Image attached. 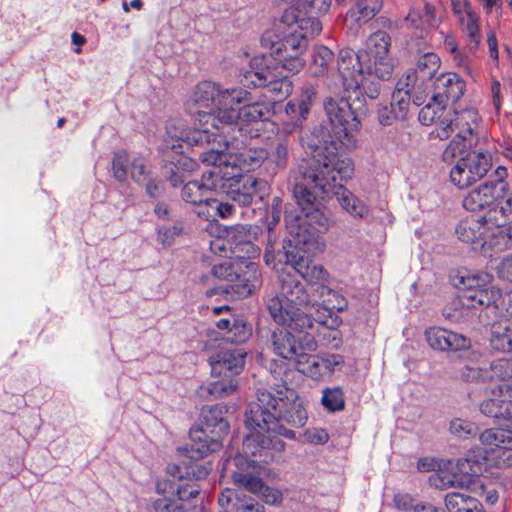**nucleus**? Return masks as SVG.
I'll return each mask as SVG.
<instances>
[{"mask_svg":"<svg viewBox=\"0 0 512 512\" xmlns=\"http://www.w3.org/2000/svg\"><path fill=\"white\" fill-rule=\"evenodd\" d=\"M354 173L352 159L337 154L335 145L319 150L309 160H303L295 172L294 197L300 206L306 223L318 232L329 229L330 219L320 208L316 195L321 198L336 196L339 204L354 218L365 219L370 214L369 207L344 187Z\"/></svg>","mask_w":512,"mask_h":512,"instance_id":"1","label":"nucleus"},{"mask_svg":"<svg viewBox=\"0 0 512 512\" xmlns=\"http://www.w3.org/2000/svg\"><path fill=\"white\" fill-rule=\"evenodd\" d=\"M280 292L272 297L267 308L272 319L289 329L276 328L271 331L267 345L277 357L296 364L305 351H316L318 343L312 333L313 319L300 306L312 303L304 285L291 272L282 271L279 275Z\"/></svg>","mask_w":512,"mask_h":512,"instance_id":"2","label":"nucleus"},{"mask_svg":"<svg viewBox=\"0 0 512 512\" xmlns=\"http://www.w3.org/2000/svg\"><path fill=\"white\" fill-rule=\"evenodd\" d=\"M285 390V397L282 391L275 396L267 390H258L256 401L249 404L245 412V425L250 430L243 441L245 454L256 455L263 450L283 451L285 443L280 437L294 439L295 432L281 425V421L293 427L305 425L308 416L302 401L294 391Z\"/></svg>","mask_w":512,"mask_h":512,"instance_id":"3","label":"nucleus"},{"mask_svg":"<svg viewBox=\"0 0 512 512\" xmlns=\"http://www.w3.org/2000/svg\"><path fill=\"white\" fill-rule=\"evenodd\" d=\"M272 32H265L261 38L263 48L269 55L255 56L243 72L241 82L247 87H270L272 91L287 95L291 89L288 73H297L305 65L302 54L307 48V40L298 36L296 29H289L279 40H274Z\"/></svg>","mask_w":512,"mask_h":512,"instance_id":"4","label":"nucleus"},{"mask_svg":"<svg viewBox=\"0 0 512 512\" xmlns=\"http://www.w3.org/2000/svg\"><path fill=\"white\" fill-rule=\"evenodd\" d=\"M244 104L239 110L230 105L227 109H221L217 114H200L199 123L201 128L195 129L187 134L191 143L209 142L211 138L210 127L215 130H224L225 127L237 126L240 131H245L249 137L260 136L262 127L267 123L273 114L272 105L265 102H242Z\"/></svg>","mask_w":512,"mask_h":512,"instance_id":"5","label":"nucleus"},{"mask_svg":"<svg viewBox=\"0 0 512 512\" xmlns=\"http://www.w3.org/2000/svg\"><path fill=\"white\" fill-rule=\"evenodd\" d=\"M348 94L340 99H329L325 102V111L333 126V136H330L329 141L325 140L322 145L317 146L315 154L319 150L326 151V147L332 144L335 145L337 154H340L338 144L347 149L356 147L357 141L353 133L361 129L362 122L367 117L368 108L360 90L350 91Z\"/></svg>","mask_w":512,"mask_h":512,"instance_id":"6","label":"nucleus"},{"mask_svg":"<svg viewBox=\"0 0 512 512\" xmlns=\"http://www.w3.org/2000/svg\"><path fill=\"white\" fill-rule=\"evenodd\" d=\"M227 408L216 404L201 409L200 426L191 429L190 443L178 452L191 460H199L222 446L221 439L228 433L229 424L225 419Z\"/></svg>","mask_w":512,"mask_h":512,"instance_id":"7","label":"nucleus"},{"mask_svg":"<svg viewBox=\"0 0 512 512\" xmlns=\"http://www.w3.org/2000/svg\"><path fill=\"white\" fill-rule=\"evenodd\" d=\"M479 121L478 112L473 108L454 112L450 110L449 117L446 116L441 120L439 127L435 129L438 138L447 139L452 133H456L455 138L443 152L444 160L452 159L456 150L470 149L478 144Z\"/></svg>","mask_w":512,"mask_h":512,"instance_id":"8","label":"nucleus"},{"mask_svg":"<svg viewBox=\"0 0 512 512\" xmlns=\"http://www.w3.org/2000/svg\"><path fill=\"white\" fill-rule=\"evenodd\" d=\"M199 127L188 128L185 130H181L179 134L176 132L173 133L171 130L167 131V138L165 142L167 147L171 149H180L182 148V142L187 143L191 146H208L206 151H203L199 154V159L202 163L212 166L218 167L222 166L223 169L229 170L233 165H240V161H246V153H241L240 156L232 155L226 152L228 148V141L226 137L218 134L221 130H215L212 127L210 128L211 138L209 142L203 143H191L187 139V134L195 129H199Z\"/></svg>","mask_w":512,"mask_h":512,"instance_id":"9","label":"nucleus"},{"mask_svg":"<svg viewBox=\"0 0 512 512\" xmlns=\"http://www.w3.org/2000/svg\"><path fill=\"white\" fill-rule=\"evenodd\" d=\"M231 465L235 466V469L231 470V478L236 486L260 495L263 501L269 505L282 503L283 495L281 491L264 484L259 476V466L254 460L238 454L232 460H227L224 470H228Z\"/></svg>","mask_w":512,"mask_h":512,"instance_id":"10","label":"nucleus"},{"mask_svg":"<svg viewBox=\"0 0 512 512\" xmlns=\"http://www.w3.org/2000/svg\"><path fill=\"white\" fill-rule=\"evenodd\" d=\"M250 100V92L245 89L223 88L212 81L199 82L193 91L192 101L201 108H211L210 111H198L196 127H199V118L202 113L217 114L221 109H227L230 105H237Z\"/></svg>","mask_w":512,"mask_h":512,"instance_id":"11","label":"nucleus"},{"mask_svg":"<svg viewBox=\"0 0 512 512\" xmlns=\"http://www.w3.org/2000/svg\"><path fill=\"white\" fill-rule=\"evenodd\" d=\"M287 264L291 265L295 272L311 287V293L305 289L312 300V303L308 305L315 306L318 299L325 298V292H330L327 285L329 280L328 271L321 264L315 263L302 248L295 247L287 253Z\"/></svg>","mask_w":512,"mask_h":512,"instance_id":"12","label":"nucleus"},{"mask_svg":"<svg viewBox=\"0 0 512 512\" xmlns=\"http://www.w3.org/2000/svg\"><path fill=\"white\" fill-rule=\"evenodd\" d=\"M491 156L482 151H471L461 157L450 171L451 182L463 189L482 179L491 168Z\"/></svg>","mask_w":512,"mask_h":512,"instance_id":"13","label":"nucleus"},{"mask_svg":"<svg viewBox=\"0 0 512 512\" xmlns=\"http://www.w3.org/2000/svg\"><path fill=\"white\" fill-rule=\"evenodd\" d=\"M469 459H459L456 463L451 460L443 461L435 473L430 475L428 482L430 486L446 490L450 488H464L471 483L470 473L467 470Z\"/></svg>","mask_w":512,"mask_h":512,"instance_id":"14","label":"nucleus"},{"mask_svg":"<svg viewBox=\"0 0 512 512\" xmlns=\"http://www.w3.org/2000/svg\"><path fill=\"white\" fill-rule=\"evenodd\" d=\"M457 237L469 244H474L484 248L486 245L492 247L494 245L490 238L496 237L495 228H491L484 216L467 217L461 220L455 229Z\"/></svg>","mask_w":512,"mask_h":512,"instance_id":"15","label":"nucleus"},{"mask_svg":"<svg viewBox=\"0 0 512 512\" xmlns=\"http://www.w3.org/2000/svg\"><path fill=\"white\" fill-rule=\"evenodd\" d=\"M260 284L261 274L258 266L254 262H248L222 289L230 299L239 300L250 296Z\"/></svg>","mask_w":512,"mask_h":512,"instance_id":"16","label":"nucleus"},{"mask_svg":"<svg viewBox=\"0 0 512 512\" xmlns=\"http://www.w3.org/2000/svg\"><path fill=\"white\" fill-rule=\"evenodd\" d=\"M337 71L347 93L360 90L364 75L359 57L351 49H342L337 57Z\"/></svg>","mask_w":512,"mask_h":512,"instance_id":"17","label":"nucleus"},{"mask_svg":"<svg viewBox=\"0 0 512 512\" xmlns=\"http://www.w3.org/2000/svg\"><path fill=\"white\" fill-rule=\"evenodd\" d=\"M427 343L434 350L439 351H463L471 347V339L461 333L442 328L431 327L425 331Z\"/></svg>","mask_w":512,"mask_h":512,"instance_id":"18","label":"nucleus"},{"mask_svg":"<svg viewBox=\"0 0 512 512\" xmlns=\"http://www.w3.org/2000/svg\"><path fill=\"white\" fill-rule=\"evenodd\" d=\"M246 352L241 348L222 350L210 358L213 377H235L245 365Z\"/></svg>","mask_w":512,"mask_h":512,"instance_id":"19","label":"nucleus"},{"mask_svg":"<svg viewBox=\"0 0 512 512\" xmlns=\"http://www.w3.org/2000/svg\"><path fill=\"white\" fill-rule=\"evenodd\" d=\"M480 411L487 417L495 420L511 422L506 424V429L512 433V388L508 385L501 386L497 397L484 400L480 404Z\"/></svg>","mask_w":512,"mask_h":512,"instance_id":"20","label":"nucleus"},{"mask_svg":"<svg viewBox=\"0 0 512 512\" xmlns=\"http://www.w3.org/2000/svg\"><path fill=\"white\" fill-rule=\"evenodd\" d=\"M465 87L464 80L458 74H441L433 82L432 101L455 103L463 96Z\"/></svg>","mask_w":512,"mask_h":512,"instance_id":"21","label":"nucleus"},{"mask_svg":"<svg viewBox=\"0 0 512 512\" xmlns=\"http://www.w3.org/2000/svg\"><path fill=\"white\" fill-rule=\"evenodd\" d=\"M266 187V182L258 180L253 176H236L231 180L227 196L240 206H249L254 196L258 195L259 191Z\"/></svg>","mask_w":512,"mask_h":512,"instance_id":"22","label":"nucleus"},{"mask_svg":"<svg viewBox=\"0 0 512 512\" xmlns=\"http://www.w3.org/2000/svg\"><path fill=\"white\" fill-rule=\"evenodd\" d=\"M240 173H242L240 165H233L229 170L223 169L222 166H216L204 172L200 181L207 194L212 197L214 192L226 194L231 180L239 176Z\"/></svg>","mask_w":512,"mask_h":512,"instance_id":"23","label":"nucleus"},{"mask_svg":"<svg viewBox=\"0 0 512 512\" xmlns=\"http://www.w3.org/2000/svg\"><path fill=\"white\" fill-rule=\"evenodd\" d=\"M281 22L288 29H296L298 36H302L305 40L308 37L318 35L322 30L321 22L316 15L301 16L296 7L291 6L286 9L281 17Z\"/></svg>","mask_w":512,"mask_h":512,"instance_id":"24","label":"nucleus"},{"mask_svg":"<svg viewBox=\"0 0 512 512\" xmlns=\"http://www.w3.org/2000/svg\"><path fill=\"white\" fill-rule=\"evenodd\" d=\"M500 196L502 195L495 189V186L484 182L464 197L463 207L472 212L480 211L490 208Z\"/></svg>","mask_w":512,"mask_h":512,"instance_id":"25","label":"nucleus"},{"mask_svg":"<svg viewBox=\"0 0 512 512\" xmlns=\"http://www.w3.org/2000/svg\"><path fill=\"white\" fill-rule=\"evenodd\" d=\"M504 295L501 290L497 287H482L481 289L475 290L473 293H466L459 295L460 302L463 306L468 308H478L481 306L495 305L501 307V301Z\"/></svg>","mask_w":512,"mask_h":512,"instance_id":"26","label":"nucleus"},{"mask_svg":"<svg viewBox=\"0 0 512 512\" xmlns=\"http://www.w3.org/2000/svg\"><path fill=\"white\" fill-rule=\"evenodd\" d=\"M504 295L501 290L497 287H482L481 289L475 290L473 293H466L459 295L460 302L463 306L468 308H478L481 306L495 305L501 307V301Z\"/></svg>","mask_w":512,"mask_h":512,"instance_id":"27","label":"nucleus"},{"mask_svg":"<svg viewBox=\"0 0 512 512\" xmlns=\"http://www.w3.org/2000/svg\"><path fill=\"white\" fill-rule=\"evenodd\" d=\"M211 471V465L209 463H198L191 461L189 463L168 464L166 473L178 480H201L205 479Z\"/></svg>","mask_w":512,"mask_h":512,"instance_id":"28","label":"nucleus"},{"mask_svg":"<svg viewBox=\"0 0 512 512\" xmlns=\"http://www.w3.org/2000/svg\"><path fill=\"white\" fill-rule=\"evenodd\" d=\"M440 58L435 53H425L421 55L417 62L413 73V86L420 87L427 82L432 81L435 74L440 68Z\"/></svg>","mask_w":512,"mask_h":512,"instance_id":"29","label":"nucleus"},{"mask_svg":"<svg viewBox=\"0 0 512 512\" xmlns=\"http://www.w3.org/2000/svg\"><path fill=\"white\" fill-rule=\"evenodd\" d=\"M491 347L500 352H512V319L503 318L492 325Z\"/></svg>","mask_w":512,"mask_h":512,"instance_id":"30","label":"nucleus"},{"mask_svg":"<svg viewBox=\"0 0 512 512\" xmlns=\"http://www.w3.org/2000/svg\"><path fill=\"white\" fill-rule=\"evenodd\" d=\"M228 237L234 244V253L245 252L248 258L259 255L260 249L250 240V227L237 225L228 231Z\"/></svg>","mask_w":512,"mask_h":512,"instance_id":"31","label":"nucleus"},{"mask_svg":"<svg viewBox=\"0 0 512 512\" xmlns=\"http://www.w3.org/2000/svg\"><path fill=\"white\" fill-rule=\"evenodd\" d=\"M255 156L246 154V158L250 157L254 164L258 165L266 156L271 163L279 169H285L289 161V145L286 139L279 140L267 154L264 150L254 152Z\"/></svg>","mask_w":512,"mask_h":512,"instance_id":"32","label":"nucleus"},{"mask_svg":"<svg viewBox=\"0 0 512 512\" xmlns=\"http://www.w3.org/2000/svg\"><path fill=\"white\" fill-rule=\"evenodd\" d=\"M484 219L491 228H495L496 236L500 234V228L512 221V194L504 202L489 208Z\"/></svg>","mask_w":512,"mask_h":512,"instance_id":"33","label":"nucleus"},{"mask_svg":"<svg viewBox=\"0 0 512 512\" xmlns=\"http://www.w3.org/2000/svg\"><path fill=\"white\" fill-rule=\"evenodd\" d=\"M285 115L282 119V130L291 134L302 127L303 121L307 118L308 110L306 104H298L289 101L285 106Z\"/></svg>","mask_w":512,"mask_h":512,"instance_id":"34","label":"nucleus"},{"mask_svg":"<svg viewBox=\"0 0 512 512\" xmlns=\"http://www.w3.org/2000/svg\"><path fill=\"white\" fill-rule=\"evenodd\" d=\"M489 275L486 273H472L470 271H459L453 277V285L460 290V295L473 293L475 290L487 286Z\"/></svg>","mask_w":512,"mask_h":512,"instance_id":"35","label":"nucleus"},{"mask_svg":"<svg viewBox=\"0 0 512 512\" xmlns=\"http://www.w3.org/2000/svg\"><path fill=\"white\" fill-rule=\"evenodd\" d=\"M313 351H305L303 358L298 359L296 368L298 371L314 380L325 379L326 373L324 370L323 360L320 355L311 354Z\"/></svg>","mask_w":512,"mask_h":512,"instance_id":"36","label":"nucleus"},{"mask_svg":"<svg viewBox=\"0 0 512 512\" xmlns=\"http://www.w3.org/2000/svg\"><path fill=\"white\" fill-rule=\"evenodd\" d=\"M473 359L465 363L459 370V377L465 382H485L488 381V369L485 366L479 365L477 362L481 357L479 352L473 351L471 353Z\"/></svg>","mask_w":512,"mask_h":512,"instance_id":"37","label":"nucleus"},{"mask_svg":"<svg viewBox=\"0 0 512 512\" xmlns=\"http://www.w3.org/2000/svg\"><path fill=\"white\" fill-rule=\"evenodd\" d=\"M182 198L187 203L194 205L204 204L202 210H206L209 203H211V196H209L203 187L200 180H194L186 183L182 189Z\"/></svg>","mask_w":512,"mask_h":512,"instance_id":"38","label":"nucleus"},{"mask_svg":"<svg viewBox=\"0 0 512 512\" xmlns=\"http://www.w3.org/2000/svg\"><path fill=\"white\" fill-rule=\"evenodd\" d=\"M219 380L212 381L203 386L202 389L215 399L226 398L234 394L238 388V382L233 377H219Z\"/></svg>","mask_w":512,"mask_h":512,"instance_id":"39","label":"nucleus"},{"mask_svg":"<svg viewBox=\"0 0 512 512\" xmlns=\"http://www.w3.org/2000/svg\"><path fill=\"white\" fill-rule=\"evenodd\" d=\"M450 109H446V104L439 101H433L426 104L419 112V121L423 125L436 124L438 128L441 120L446 116L449 117Z\"/></svg>","mask_w":512,"mask_h":512,"instance_id":"40","label":"nucleus"},{"mask_svg":"<svg viewBox=\"0 0 512 512\" xmlns=\"http://www.w3.org/2000/svg\"><path fill=\"white\" fill-rule=\"evenodd\" d=\"M511 442H506L500 447H494L485 450L484 459L490 466L497 468H507L512 466V447Z\"/></svg>","mask_w":512,"mask_h":512,"instance_id":"41","label":"nucleus"},{"mask_svg":"<svg viewBox=\"0 0 512 512\" xmlns=\"http://www.w3.org/2000/svg\"><path fill=\"white\" fill-rule=\"evenodd\" d=\"M334 59L333 52L326 46L319 45L313 50L312 62L310 65L311 73L314 76H322L328 72L330 63Z\"/></svg>","mask_w":512,"mask_h":512,"instance_id":"42","label":"nucleus"},{"mask_svg":"<svg viewBox=\"0 0 512 512\" xmlns=\"http://www.w3.org/2000/svg\"><path fill=\"white\" fill-rule=\"evenodd\" d=\"M391 37L385 31H377L369 38V51L372 59L389 57Z\"/></svg>","mask_w":512,"mask_h":512,"instance_id":"43","label":"nucleus"},{"mask_svg":"<svg viewBox=\"0 0 512 512\" xmlns=\"http://www.w3.org/2000/svg\"><path fill=\"white\" fill-rule=\"evenodd\" d=\"M488 369V381H510L512 380V359L501 358L491 362Z\"/></svg>","mask_w":512,"mask_h":512,"instance_id":"44","label":"nucleus"},{"mask_svg":"<svg viewBox=\"0 0 512 512\" xmlns=\"http://www.w3.org/2000/svg\"><path fill=\"white\" fill-rule=\"evenodd\" d=\"M475 499L462 492H450L445 496V507L449 512H467L475 503Z\"/></svg>","mask_w":512,"mask_h":512,"instance_id":"45","label":"nucleus"},{"mask_svg":"<svg viewBox=\"0 0 512 512\" xmlns=\"http://www.w3.org/2000/svg\"><path fill=\"white\" fill-rule=\"evenodd\" d=\"M508 430L504 429H487L479 435V440L484 446V450L500 447L506 442H512V438L508 435ZM485 454V451H483Z\"/></svg>","mask_w":512,"mask_h":512,"instance_id":"46","label":"nucleus"},{"mask_svg":"<svg viewBox=\"0 0 512 512\" xmlns=\"http://www.w3.org/2000/svg\"><path fill=\"white\" fill-rule=\"evenodd\" d=\"M321 402L331 412L343 410L345 401L342 389L339 387L326 388L323 391Z\"/></svg>","mask_w":512,"mask_h":512,"instance_id":"47","label":"nucleus"},{"mask_svg":"<svg viewBox=\"0 0 512 512\" xmlns=\"http://www.w3.org/2000/svg\"><path fill=\"white\" fill-rule=\"evenodd\" d=\"M315 321L330 329H336L341 324L339 316L326 305L317 307Z\"/></svg>","mask_w":512,"mask_h":512,"instance_id":"48","label":"nucleus"},{"mask_svg":"<svg viewBox=\"0 0 512 512\" xmlns=\"http://www.w3.org/2000/svg\"><path fill=\"white\" fill-rule=\"evenodd\" d=\"M211 210L215 211L221 218H226L233 214L234 207L229 203L218 202L212 197L211 203L208 204L206 210H199L197 213L199 216L208 220L210 217H213Z\"/></svg>","mask_w":512,"mask_h":512,"instance_id":"49","label":"nucleus"},{"mask_svg":"<svg viewBox=\"0 0 512 512\" xmlns=\"http://www.w3.org/2000/svg\"><path fill=\"white\" fill-rule=\"evenodd\" d=\"M382 6V0H359L356 4L359 19L365 21L372 19L381 11Z\"/></svg>","mask_w":512,"mask_h":512,"instance_id":"50","label":"nucleus"},{"mask_svg":"<svg viewBox=\"0 0 512 512\" xmlns=\"http://www.w3.org/2000/svg\"><path fill=\"white\" fill-rule=\"evenodd\" d=\"M293 4L303 8L309 14L323 15L329 11L331 0H296Z\"/></svg>","mask_w":512,"mask_h":512,"instance_id":"51","label":"nucleus"},{"mask_svg":"<svg viewBox=\"0 0 512 512\" xmlns=\"http://www.w3.org/2000/svg\"><path fill=\"white\" fill-rule=\"evenodd\" d=\"M149 169L146 160L142 157H135L130 165L131 178L138 184H142L147 180Z\"/></svg>","mask_w":512,"mask_h":512,"instance_id":"52","label":"nucleus"},{"mask_svg":"<svg viewBox=\"0 0 512 512\" xmlns=\"http://www.w3.org/2000/svg\"><path fill=\"white\" fill-rule=\"evenodd\" d=\"M241 266L236 267L230 261H223L220 264H216L212 268L213 275L218 278L227 281L229 283L234 278L235 274L240 270Z\"/></svg>","mask_w":512,"mask_h":512,"instance_id":"53","label":"nucleus"},{"mask_svg":"<svg viewBox=\"0 0 512 512\" xmlns=\"http://www.w3.org/2000/svg\"><path fill=\"white\" fill-rule=\"evenodd\" d=\"M449 430L453 435L459 438H467L474 434L475 426L470 421L456 418L450 422Z\"/></svg>","mask_w":512,"mask_h":512,"instance_id":"54","label":"nucleus"},{"mask_svg":"<svg viewBox=\"0 0 512 512\" xmlns=\"http://www.w3.org/2000/svg\"><path fill=\"white\" fill-rule=\"evenodd\" d=\"M393 67L390 57L373 59V74L381 80H387L392 76Z\"/></svg>","mask_w":512,"mask_h":512,"instance_id":"55","label":"nucleus"},{"mask_svg":"<svg viewBox=\"0 0 512 512\" xmlns=\"http://www.w3.org/2000/svg\"><path fill=\"white\" fill-rule=\"evenodd\" d=\"M233 512H265V508L253 498L242 495L233 504Z\"/></svg>","mask_w":512,"mask_h":512,"instance_id":"56","label":"nucleus"},{"mask_svg":"<svg viewBox=\"0 0 512 512\" xmlns=\"http://www.w3.org/2000/svg\"><path fill=\"white\" fill-rule=\"evenodd\" d=\"M126 164L127 154L125 152L115 154L112 161V170L114 177L120 182H124L127 179Z\"/></svg>","mask_w":512,"mask_h":512,"instance_id":"57","label":"nucleus"},{"mask_svg":"<svg viewBox=\"0 0 512 512\" xmlns=\"http://www.w3.org/2000/svg\"><path fill=\"white\" fill-rule=\"evenodd\" d=\"M451 9L458 23H464L465 18L475 12L468 0H451Z\"/></svg>","mask_w":512,"mask_h":512,"instance_id":"58","label":"nucleus"},{"mask_svg":"<svg viewBox=\"0 0 512 512\" xmlns=\"http://www.w3.org/2000/svg\"><path fill=\"white\" fill-rule=\"evenodd\" d=\"M153 512H183V507L166 497L159 498L152 503Z\"/></svg>","mask_w":512,"mask_h":512,"instance_id":"59","label":"nucleus"},{"mask_svg":"<svg viewBox=\"0 0 512 512\" xmlns=\"http://www.w3.org/2000/svg\"><path fill=\"white\" fill-rule=\"evenodd\" d=\"M469 53L471 52L466 46L464 49H459L457 53L451 55L454 65L468 74L471 73Z\"/></svg>","mask_w":512,"mask_h":512,"instance_id":"60","label":"nucleus"},{"mask_svg":"<svg viewBox=\"0 0 512 512\" xmlns=\"http://www.w3.org/2000/svg\"><path fill=\"white\" fill-rule=\"evenodd\" d=\"M325 297L328 298L323 299V302H326L327 304L331 305L330 308L333 311L335 310L337 312H341L347 308L346 299L333 289L330 288V292H325Z\"/></svg>","mask_w":512,"mask_h":512,"instance_id":"61","label":"nucleus"},{"mask_svg":"<svg viewBox=\"0 0 512 512\" xmlns=\"http://www.w3.org/2000/svg\"><path fill=\"white\" fill-rule=\"evenodd\" d=\"M305 440L311 444H325L329 440V434L323 428H311L304 432Z\"/></svg>","mask_w":512,"mask_h":512,"instance_id":"62","label":"nucleus"},{"mask_svg":"<svg viewBox=\"0 0 512 512\" xmlns=\"http://www.w3.org/2000/svg\"><path fill=\"white\" fill-rule=\"evenodd\" d=\"M229 334H233V336L228 337L229 340L236 343H242L249 338L250 329L245 324L235 321L230 328Z\"/></svg>","mask_w":512,"mask_h":512,"instance_id":"63","label":"nucleus"},{"mask_svg":"<svg viewBox=\"0 0 512 512\" xmlns=\"http://www.w3.org/2000/svg\"><path fill=\"white\" fill-rule=\"evenodd\" d=\"M462 31L466 35L467 49L470 52H475L478 49L479 44L481 42L480 27L479 26H476V27H473V28L465 27V29L462 30Z\"/></svg>","mask_w":512,"mask_h":512,"instance_id":"64","label":"nucleus"}]
</instances>
